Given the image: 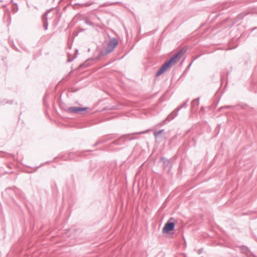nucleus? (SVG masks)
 <instances>
[{"label":"nucleus","instance_id":"nucleus-5","mask_svg":"<svg viewBox=\"0 0 257 257\" xmlns=\"http://www.w3.org/2000/svg\"><path fill=\"white\" fill-rule=\"evenodd\" d=\"M238 248H239V250L242 253H244L245 254H248V253L249 252V249L245 246H239Z\"/></svg>","mask_w":257,"mask_h":257},{"label":"nucleus","instance_id":"nucleus-7","mask_svg":"<svg viewBox=\"0 0 257 257\" xmlns=\"http://www.w3.org/2000/svg\"><path fill=\"white\" fill-rule=\"evenodd\" d=\"M203 251V248H200V249H198L197 252L199 254H200L202 253Z\"/></svg>","mask_w":257,"mask_h":257},{"label":"nucleus","instance_id":"nucleus-9","mask_svg":"<svg viewBox=\"0 0 257 257\" xmlns=\"http://www.w3.org/2000/svg\"><path fill=\"white\" fill-rule=\"evenodd\" d=\"M47 19V14H46L44 17H43V19L45 20V19Z\"/></svg>","mask_w":257,"mask_h":257},{"label":"nucleus","instance_id":"nucleus-13","mask_svg":"<svg viewBox=\"0 0 257 257\" xmlns=\"http://www.w3.org/2000/svg\"><path fill=\"white\" fill-rule=\"evenodd\" d=\"M253 257H257V256L254 255Z\"/></svg>","mask_w":257,"mask_h":257},{"label":"nucleus","instance_id":"nucleus-4","mask_svg":"<svg viewBox=\"0 0 257 257\" xmlns=\"http://www.w3.org/2000/svg\"><path fill=\"white\" fill-rule=\"evenodd\" d=\"M175 224L173 222H167L164 225L163 229V233H168L173 230L174 228Z\"/></svg>","mask_w":257,"mask_h":257},{"label":"nucleus","instance_id":"nucleus-8","mask_svg":"<svg viewBox=\"0 0 257 257\" xmlns=\"http://www.w3.org/2000/svg\"><path fill=\"white\" fill-rule=\"evenodd\" d=\"M171 115H173V116L172 117V118L173 117H174V116L176 115V112H173Z\"/></svg>","mask_w":257,"mask_h":257},{"label":"nucleus","instance_id":"nucleus-3","mask_svg":"<svg viewBox=\"0 0 257 257\" xmlns=\"http://www.w3.org/2000/svg\"><path fill=\"white\" fill-rule=\"evenodd\" d=\"M87 109V107H79L76 106H73L68 108V111L70 113L80 114L82 113V112L86 111Z\"/></svg>","mask_w":257,"mask_h":257},{"label":"nucleus","instance_id":"nucleus-10","mask_svg":"<svg viewBox=\"0 0 257 257\" xmlns=\"http://www.w3.org/2000/svg\"><path fill=\"white\" fill-rule=\"evenodd\" d=\"M45 29H47V24H45Z\"/></svg>","mask_w":257,"mask_h":257},{"label":"nucleus","instance_id":"nucleus-6","mask_svg":"<svg viewBox=\"0 0 257 257\" xmlns=\"http://www.w3.org/2000/svg\"><path fill=\"white\" fill-rule=\"evenodd\" d=\"M163 132V130H160L158 132H156L154 133V136L156 137H157L160 134H161Z\"/></svg>","mask_w":257,"mask_h":257},{"label":"nucleus","instance_id":"nucleus-12","mask_svg":"<svg viewBox=\"0 0 257 257\" xmlns=\"http://www.w3.org/2000/svg\"><path fill=\"white\" fill-rule=\"evenodd\" d=\"M169 117H170V116H169V117H168V119L170 120V119L169 118Z\"/></svg>","mask_w":257,"mask_h":257},{"label":"nucleus","instance_id":"nucleus-2","mask_svg":"<svg viewBox=\"0 0 257 257\" xmlns=\"http://www.w3.org/2000/svg\"><path fill=\"white\" fill-rule=\"evenodd\" d=\"M117 44H118V42H117V41L116 39H111L109 41V42L106 48V53H109L110 52H111L114 50V49L116 47V46L117 45Z\"/></svg>","mask_w":257,"mask_h":257},{"label":"nucleus","instance_id":"nucleus-11","mask_svg":"<svg viewBox=\"0 0 257 257\" xmlns=\"http://www.w3.org/2000/svg\"><path fill=\"white\" fill-rule=\"evenodd\" d=\"M169 117H170V116H169V117H168V119L170 120V119L169 118Z\"/></svg>","mask_w":257,"mask_h":257},{"label":"nucleus","instance_id":"nucleus-1","mask_svg":"<svg viewBox=\"0 0 257 257\" xmlns=\"http://www.w3.org/2000/svg\"><path fill=\"white\" fill-rule=\"evenodd\" d=\"M183 52L182 51H179L172 57L169 61L166 62L163 65L160 69L156 73L157 76H159L163 74L170 66L173 64L177 63L182 57Z\"/></svg>","mask_w":257,"mask_h":257}]
</instances>
